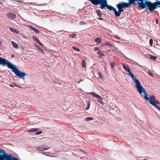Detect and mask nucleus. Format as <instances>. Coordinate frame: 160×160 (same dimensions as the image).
Masks as SVG:
<instances>
[{
	"mask_svg": "<svg viewBox=\"0 0 160 160\" xmlns=\"http://www.w3.org/2000/svg\"><path fill=\"white\" fill-rule=\"evenodd\" d=\"M77 36V35L74 33H73L69 35L70 37L72 38H74Z\"/></svg>",
	"mask_w": 160,
	"mask_h": 160,
	"instance_id": "obj_24",
	"label": "nucleus"
},
{
	"mask_svg": "<svg viewBox=\"0 0 160 160\" xmlns=\"http://www.w3.org/2000/svg\"><path fill=\"white\" fill-rule=\"evenodd\" d=\"M106 45L108 46H111L112 45L111 43L109 42H106Z\"/></svg>",
	"mask_w": 160,
	"mask_h": 160,
	"instance_id": "obj_33",
	"label": "nucleus"
},
{
	"mask_svg": "<svg viewBox=\"0 0 160 160\" xmlns=\"http://www.w3.org/2000/svg\"><path fill=\"white\" fill-rule=\"evenodd\" d=\"M86 102H87V103L88 104V106L86 108V109L88 110L90 108V102L88 101H86Z\"/></svg>",
	"mask_w": 160,
	"mask_h": 160,
	"instance_id": "obj_22",
	"label": "nucleus"
},
{
	"mask_svg": "<svg viewBox=\"0 0 160 160\" xmlns=\"http://www.w3.org/2000/svg\"><path fill=\"white\" fill-rule=\"evenodd\" d=\"M149 58H150L151 59L153 60H156L157 57L153 56L152 55L149 54Z\"/></svg>",
	"mask_w": 160,
	"mask_h": 160,
	"instance_id": "obj_19",
	"label": "nucleus"
},
{
	"mask_svg": "<svg viewBox=\"0 0 160 160\" xmlns=\"http://www.w3.org/2000/svg\"><path fill=\"white\" fill-rule=\"evenodd\" d=\"M110 65H111L112 68H114V66H115V63L114 62L112 61V62H110Z\"/></svg>",
	"mask_w": 160,
	"mask_h": 160,
	"instance_id": "obj_21",
	"label": "nucleus"
},
{
	"mask_svg": "<svg viewBox=\"0 0 160 160\" xmlns=\"http://www.w3.org/2000/svg\"><path fill=\"white\" fill-rule=\"evenodd\" d=\"M9 29L11 31L13 32H15L17 33H18L19 32V31H17L16 30L12 28H10Z\"/></svg>",
	"mask_w": 160,
	"mask_h": 160,
	"instance_id": "obj_18",
	"label": "nucleus"
},
{
	"mask_svg": "<svg viewBox=\"0 0 160 160\" xmlns=\"http://www.w3.org/2000/svg\"><path fill=\"white\" fill-rule=\"evenodd\" d=\"M38 42V43L41 46H42L43 45L42 44V43H41V42H40V41L39 40L38 41H37Z\"/></svg>",
	"mask_w": 160,
	"mask_h": 160,
	"instance_id": "obj_36",
	"label": "nucleus"
},
{
	"mask_svg": "<svg viewBox=\"0 0 160 160\" xmlns=\"http://www.w3.org/2000/svg\"><path fill=\"white\" fill-rule=\"evenodd\" d=\"M29 27L31 28V29L32 30L34 31L35 32H36V33H39V30H38L37 29L35 28H34L31 26H29Z\"/></svg>",
	"mask_w": 160,
	"mask_h": 160,
	"instance_id": "obj_15",
	"label": "nucleus"
},
{
	"mask_svg": "<svg viewBox=\"0 0 160 160\" xmlns=\"http://www.w3.org/2000/svg\"><path fill=\"white\" fill-rule=\"evenodd\" d=\"M8 18L11 19H14L16 18V15L13 13L9 12L7 14Z\"/></svg>",
	"mask_w": 160,
	"mask_h": 160,
	"instance_id": "obj_11",
	"label": "nucleus"
},
{
	"mask_svg": "<svg viewBox=\"0 0 160 160\" xmlns=\"http://www.w3.org/2000/svg\"><path fill=\"white\" fill-rule=\"evenodd\" d=\"M95 41L96 42L99 43L101 42V39L100 38H98L95 39Z\"/></svg>",
	"mask_w": 160,
	"mask_h": 160,
	"instance_id": "obj_20",
	"label": "nucleus"
},
{
	"mask_svg": "<svg viewBox=\"0 0 160 160\" xmlns=\"http://www.w3.org/2000/svg\"><path fill=\"white\" fill-rule=\"evenodd\" d=\"M89 94L90 95H91L93 97L96 98L97 99V100L98 101L99 103L101 104H104V102L102 101L103 100L102 98L99 95L96 94V93L94 92H91L89 93Z\"/></svg>",
	"mask_w": 160,
	"mask_h": 160,
	"instance_id": "obj_9",
	"label": "nucleus"
},
{
	"mask_svg": "<svg viewBox=\"0 0 160 160\" xmlns=\"http://www.w3.org/2000/svg\"><path fill=\"white\" fill-rule=\"evenodd\" d=\"M9 85L11 87H14L15 86H17L15 83H13L12 84H10Z\"/></svg>",
	"mask_w": 160,
	"mask_h": 160,
	"instance_id": "obj_28",
	"label": "nucleus"
},
{
	"mask_svg": "<svg viewBox=\"0 0 160 160\" xmlns=\"http://www.w3.org/2000/svg\"><path fill=\"white\" fill-rule=\"evenodd\" d=\"M42 133V132L41 131H38V132H37L36 133V134H37V135H39V134H40L41 133Z\"/></svg>",
	"mask_w": 160,
	"mask_h": 160,
	"instance_id": "obj_32",
	"label": "nucleus"
},
{
	"mask_svg": "<svg viewBox=\"0 0 160 160\" xmlns=\"http://www.w3.org/2000/svg\"><path fill=\"white\" fill-rule=\"evenodd\" d=\"M153 43V40L152 39H150L149 40V44L150 46H152Z\"/></svg>",
	"mask_w": 160,
	"mask_h": 160,
	"instance_id": "obj_29",
	"label": "nucleus"
},
{
	"mask_svg": "<svg viewBox=\"0 0 160 160\" xmlns=\"http://www.w3.org/2000/svg\"><path fill=\"white\" fill-rule=\"evenodd\" d=\"M122 65L123 68L126 70V71L128 72L127 74L133 78L135 83L136 87L138 92L141 95V97H143V93L146 92V91L142 86L139 81L136 79V77L134 76L133 73L131 72L129 66L124 64H122Z\"/></svg>",
	"mask_w": 160,
	"mask_h": 160,
	"instance_id": "obj_1",
	"label": "nucleus"
},
{
	"mask_svg": "<svg viewBox=\"0 0 160 160\" xmlns=\"http://www.w3.org/2000/svg\"><path fill=\"white\" fill-rule=\"evenodd\" d=\"M98 77L100 78L101 80H103V77L101 73L100 72L98 73Z\"/></svg>",
	"mask_w": 160,
	"mask_h": 160,
	"instance_id": "obj_25",
	"label": "nucleus"
},
{
	"mask_svg": "<svg viewBox=\"0 0 160 160\" xmlns=\"http://www.w3.org/2000/svg\"><path fill=\"white\" fill-rule=\"evenodd\" d=\"M148 74L151 77H152L153 76L152 73L150 72H149Z\"/></svg>",
	"mask_w": 160,
	"mask_h": 160,
	"instance_id": "obj_35",
	"label": "nucleus"
},
{
	"mask_svg": "<svg viewBox=\"0 0 160 160\" xmlns=\"http://www.w3.org/2000/svg\"><path fill=\"white\" fill-rule=\"evenodd\" d=\"M11 69L12 72H14L16 76H18L21 78L24 79V77L27 75L25 72L20 71L18 68L14 65Z\"/></svg>",
	"mask_w": 160,
	"mask_h": 160,
	"instance_id": "obj_6",
	"label": "nucleus"
},
{
	"mask_svg": "<svg viewBox=\"0 0 160 160\" xmlns=\"http://www.w3.org/2000/svg\"><path fill=\"white\" fill-rule=\"evenodd\" d=\"M102 55H100L101 56H104L105 55V54H102Z\"/></svg>",
	"mask_w": 160,
	"mask_h": 160,
	"instance_id": "obj_41",
	"label": "nucleus"
},
{
	"mask_svg": "<svg viewBox=\"0 0 160 160\" xmlns=\"http://www.w3.org/2000/svg\"><path fill=\"white\" fill-rule=\"evenodd\" d=\"M94 50L95 51H98V48H94Z\"/></svg>",
	"mask_w": 160,
	"mask_h": 160,
	"instance_id": "obj_37",
	"label": "nucleus"
},
{
	"mask_svg": "<svg viewBox=\"0 0 160 160\" xmlns=\"http://www.w3.org/2000/svg\"><path fill=\"white\" fill-rule=\"evenodd\" d=\"M82 66L83 67L85 68L86 67L85 62L84 60H82Z\"/></svg>",
	"mask_w": 160,
	"mask_h": 160,
	"instance_id": "obj_26",
	"label": "nucleus"
},
{
	"mask_svg": "<svg viewBox=\"0 0 160 160\" xmlns=\"http://www.w3.org/2000/svg\"><path fill=\"white\" fill-rule=\"evenodd\" d=\"M48 149V148L46 146H42L39 148L38 150L40 151L46 150Z\"/></svg>",
	"mask_w": 160,
	"mask_h": 160,
	"instance_id": "obj_14",
	"label": "nucleus"
},
{
	"mask_svg": "<svg viewBox=\"0 0 160 160\" xmlns=\"http://www.w3.org/2000/svg\"><path fill=\"white\" fill-rule=\"evenodd\" d=\"M72 48L75 50L77 51H80L79 49L78 48H77L76 47H72Z\"/></svg>",
	"mask_w": 160,
	"mask_h": 160,
	"instance_id": "obj_30",
	"label": "nucleus"
},
{
	"mask_svg": "<svg viewBox=\"0 0 160 160\" xmlns=\"http://www.w3.org/2000/svg\"><path fill=\"white\" fill-rule=\"evenodd\" d=\"M33 38L34 39H35L36 41H38V39L37 38V37L36 36H33Z\"/></svg>",
	"mask_w": 160,
	"mask_h": 160,
	"instance_id": "obj_31",
	"label": "nucleus"
},
{
	"mask_svg": "<svg viewBox=\"0 0 160 160\" xmlns=\"http://www.w3.org/2000/svg\"><path fill=\"white\" fill-rule=\"evenodd\" d=\"M17 86V87H19V88H21V87H20V86H18V85H17V86Z\"/></svg>",
	"mask_w": 160,
	"mask_h": 160,
	"instance_id": "obj_42",
	"label": "nucleus"
},
{
	"mask_svg": "<svg viewBox=\"0 0 160 160\" xmlns=\"http://www.w3.org/2000/svg\"><path fill=\"white\" fill-rule=\"evenodd\" d=\"M97 54L100 55H102V53L100 51H98L97 52Z\"/></svg>",
	"mask_w": 160,
	"mask_h": 160,
	"instance_id": "obj_34",
	"label": "nucleus"
},
{
	"mask_svg": "<svg viewBox=\"0 0 160 160\" xmlns=\"http://www.w3.org/2000/svg\"><path fill=\"white\" fill-rule=\"evenodd\" d=\"M86 120L87 121H90L92 120L93 119L92 118L90 117H88L86 118Z\"/></svg>",
	"mask_w": 160,
	"mask_h": 160,
	"instance_id": "obj_27",
	"label": "nucleus"
},
{
	"mask_svg": "<svg viewBox=\"0 0 160 160\" xmlns=\"http://www.w3.org/2000/svg\"><path fill=\"white\" fill-rule=\"evenodd\" d=\"M107 8L109 9L110 11L113 10L115 14V12L116 11H117L116 10V8H114L113 7L110 6L108 5Z\"/></svg>",
	"mask_w": 160,
	"mask_h": 160,
	"instance_id": "obj_13",
	"label": "nucleus"
},
{
	"mask_svg": "<svg viewBox=\"0 0 160 160\" xmlns=\"http://www.w3.org/2000/svg\"><path fill=\"white\" fill-rule=\"evenodd\" d=\"M146 0H129V3H128L129 7H130V5L132 4H135V1H138L140 2H138L139 7L140 8L143 9L145 8H146L145 5V1Z\"/></svg>",
	"mask_w": 160,
	"mask_h": 160,
	"instance_id": "obj_7",
	"label": "nucleus"
},
{
	"mask_svg": "<svg viewBox=\"0 0 160 160\" xmlns=\"http://www.w3.org/2000/svg\"><path fill=\"white\" fill-rule=\"evenodd\" d=\"M2 154H0V160H19L17 158L13 157L11 154L7 153L5 150H2Z\"/></svg>",
	"mask_w": 160,
	"mask_h": 160,
	"instance_id": "obj_3",
	"label": "nucleus"
},
{
	"mask_svg": "<svg viewBox=\"0 0 160 160\" xmlns=\"http://www.w3.org/2000/svg\"><path fill=\"white\" fill-rule=\"evenodd\" d=\"M145 4H146L150 11H153L157 8L158 7H160V1L156 0V2L152 3L150 1H145Z\"/></svg>",
	"mask_w": 160,
	"mask_h": 160,
	"instance_id": "obj_5",
	"label": "nucleus"
},
{
	"mask_svg": "<svg viewBox=\"0 0 160 160\" xmlns=\"http://www.w3.org/2000/svg\"><path fill=\"white\" fill-rule=\"evenodd\" d=\"M39 130L38 128H33L29 130L28 132H35Z\"/></svg>",
	"mask_w": 160,
	"mask_h": 160,
	"instance_id": "obj_16",
	"label": "nucleus"
},
{
	"mask_svg": "<svg viewBox=\"0 0 160 160\" xmlns=\"http://www.w3.org/2000/svg\"><path fill=\"white\" fill-rule=\"evenodd\" d=\"M156 23L157 24L158 23V19H156Z\"/></svg>",
	"mask_w": 160,
	"mask_h": 160,
	"instance_id": "obj_39",
	"label": "nucleus"
},
{
	"mask_svg": "<svg viewBox=\"0 0 160 160\" xmlns=\"http://www.w3.org/2000/svg\"><path fill=\"white\" fill-rule=\"evenodd\" d=\"M93 4L97 5L99 4L102 0H89Z\"/></svg>",
	"mask_w": 160,
	"mask_h": 160,
	"instance_id": "obj_12",
	"label": "nucleus"
},
{
	"mask_svg": "<svg viewBox=\"0 0 160 160\" xmlns=\"http://www.w3.org/2000/svg\"><path fill=\"white\" fill-rule=\"evenodd\" d=\"M2 44V42L0 40V45H1Z\"/></svg>",
	"mask_w": 160,
	"mask_h": 160,
	"instance_id": "obj_40",
	"label": "nucleus"
},
{
	"mask_svg": "<svg viewBox=\"0 0 160 160\" xmlns=\"http://www.w3.org/2000/svg\"><path fill=\"white\" fill-rule=\"evenodd\" d=\"M96 12H97V14L99 16H101V15H102V12H101L99 11V10H97L96 11Z\"/></svg>",
	"mask_w": 160,
	"mask_h": 160,
	"instance_id": "obj_23",
	"label": "nucleus"
},
{
	"mask_svg": "<svg viewBox=\"0 0 160 160\" xmlns=\"http://www.w3.org/2000/svg\"><path fill=\"white\" fill-rule=\"evenodd\" d=\"M2 150H1L0 149V153H2Z\"/></svg>",
	"mask_w": 160,
	"mask_h": 160,
	"instance_id": "obj_43",
	"label": "nucleus"
},
{
	"mask_svg": "<svg viewBox=\"0 0 160 160\" xmlns=\"http://www.w3.org/2000/svg\"><path fill=\"white\" fill-rule=\"evenodd\" d=\"M0 64L4 66L7 65L8 67L11 69L13 66V64L9 62L6 59L0 57Z\"/></svg>",
	"mask_w": 160,
	"mask_h": 160,
	"instance_id": "obj_8",
	"label": "nucleus"
},
{
	"mask_svg": "<svg viewBox=\"0 0 160 160\" xmlns=\"http://www.w3.org/2000/svg\"><path fill=\"white\" fill-rule=\"evenodd\" d=\"M100 4L101 5V8L102 9L106 7H107L108 5L107 0H102Z\"/></svg>",
	"mask_w": 160,
	"mask_h": 160,
	"instance_id": "obj_10",
	"label": "nucleus"
},
{
	"mask_svg": "<svg viewBox=\"0 0 160 160\" xmlns=\"http://www.w3.org/2000/svg\"><path fill=\"white\" fill-rule=\"evenodd\" d=\"M127 3L123 2H120L117 6L118 9V11L116 12L115 16L116 17L120 16L121 13L123 11L122 8H128L129 7Z\"/></svg>",
	"mask_w": 160,
	"mask_h": 160,
	"instance_id": "obj_4",
	"label": "nucleus"
},
{
	"mask_svg": "<svg viewBox=\"0 0 160 160\" xmlns=\"http://www.w3.org/2000/svg\"><path fill=\"white\" fill-rule=\"evenodd\" d=\"M144 99L149 102L152 105L155 106L156 108L160 111V108L157 104H160V102L156 100V98L154 95H152L149 97V96L146 92L143 93Z\"/></svg>",
	"mask_w": 160,
	"mask_h": 160,
	"instance_id": "obj_2",
	"label": "nucleus"
},
{
	"mask_svg": "<svg viewBox=\"0 0 160 160\" xmlns=\"http://www.w3.org/2000/svg\"><path fill=\"white\" fill-rule=\"evenodd\" d=\"M99 19L101 20H102L103 19L102 18H99Z\"/></svg>",
	"mask_w": 160,
	"mask_h": 160,
	"instance_id": "obj_38",
	"label": "nucleus"
},
{
	"mask_svg": "<svg viewBox=\"0 0 160 160\" xmlns=\"http://www.w3.org/2000/svg\"><path fill=\"white\" fill-rule=\"evenodd\" d=\"M12 44L13 45V47L16 48H18V45L16 43H15L13 41L11 42Z\"/></svg>",
	"mask_w": 160,
	"mask_h": 160,
	"instance_id": "obj_17",
	"label": "nucleus"
}]
</instances>
